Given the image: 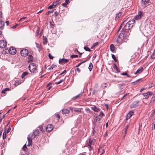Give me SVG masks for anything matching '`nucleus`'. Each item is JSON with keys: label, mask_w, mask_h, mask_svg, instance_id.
<instances>
[{"label": "nucleus", "mask_w": 155, "mask_h": 155, "mask_svg": "<svg viewBox=\"0 0 155 155\" xmlns=\"http://www.w3.org/2000/svg\"><path fill=\"white\" fill-rule=\"evenodd\" d=\"M130 34V33L129 31H124V28H123L117 39V42L119 45H120L123 42H125Z\"/></svg>", "instance_id": "nucleus-1"}, {"label": "nucleus", "mask_w": 155, "mask_h": 155, "mask_svg": "<svg viewBox=\"0 0 155 155\" xmlns=\"http://www.w3.org/2000/svg\"><path fill=\"white\" fill-rule=\"evenodd\" d=\"M39 134V131L38 129L34 130L32 133L29 134L27 137L28 142L27 146L30 147L31 146L32 143V139L35 138V137L38 136Z\"/></svg>", "instance_id": "nucleus-2"}, {"label": "nucleus", "mask_w": 155, "mask_h": 155, "mask_svg": "<svg viewBox=\"0 0 155 155\" xmlns=\"http://www.w3.org/2000/svg\"><path fill=\"white\" fill-rule=\"evenodd\" d=\"M135 23L134 19H132L129 21L124 26V29L126 30H130L134 25Z\"/></svg>", "instance_id": "nucleus-3"}, {"label": "nucleus", "mask_w": 155, "mask_h": 155, "mask_svg": "<svg viewBox=\"0 0 155 155\" xmlns=\"http://www.w3.org/2000/svg\"><path fill=\"white\" fill-rule=\"evenodd\" d=\"M36 67L37 66L35 64L31 63L29 65V70L31 72L35 74L38 72V70Z\"/></svg>", "instance_id": "nucleus-4"}, {"label": "nucleus", "mask_w": 155, "mask_h": 155, "mask_svg": "<svg viewBox=\"0 0 155 155\" xmlns=\"http://www.w3.org/2000/svg\"><path fill=\"white\" fill-rule=\"evenodd\" d=\"M20 53L22 56H26L28 54V51L27 49H23L20 51Z\"/></svg>", "instance_id": "nucleus-5"}, {"label": "nucleus", "mask_w": 155, "mask_h": 155, "mask_svg": "<svg viewBox=\"0 0 155 155\" xmlns=\"http://www.w3.org/2000/svg\"><path fill=\"white\" fill-rule=\"evenodd\" d=\"M95 142V140L94 139H90L89 140V143L88 144V146L89 148H90L89 150H91L92 147H91V145H94Z\"/></svg>", "instance_id": "nucleus-6"}, {"label": "nucleus", "mask_w": 155, "mask_h": 155, "mask_svg": "<svg viewBox=\"0 0 155 155\" xmlns=\"http://www.w3.org/2000/svg\"><path fill=\"white\" fill-rule=\"evenodd\" d=\"M140 102V101H134L130 105V107L131 108H135L139 106V104Z\"/></svg>", "instance_id": "nucleus-7"}, {"label": "nucleus", "mask_w": 155, "mask_h": 155, "mask_svg": "<svg viewBox=\"0 0 155 155\" xmlns=\"http://www.w3.org/2000/svg\"><path fill=\"white\" fill-rule=\"evenodd\" d=\"M53 125L52 124H49L47 126L46 128V130L47 132H50L53 130Z\"/></svg>", "instance_id": "nucleus-8"}, {"label": "nucleus", "mask_w": 155, "mask_h": 155, "mask_svg": "<svg viewBox=\"0 0 155 155\" xmlns=\"http://www.w3.org/2000/svg\"><path fill=\"white\" fill-rule=\"evenodd\" d=\"M7 45V42L4 40L0 41V48H4Z\"/></svg>", "instance_id": "nucleus-9"}, {"label": "nucleus", "mask_w": 155, "mask_h": 155, "mask_svg": "<svg viewBox=\"0 0 155 155\" xmlns=\"http://www.w3.org/2000/svg\"><path fill=\"white\" fill-rule=\"evenodd\" d=\"M69 61V60L68 59H65L64 58L62 59H59V62L60 64H64L66 63H67Z\"/></svg>", "instance_id": "nucleus-10"}, {"label": "nucleus", "mask_w": 155, "mask_h": 155, "mask_svg": "<svg viewBox=\"0 0 155 155\" xmlns=\"http://www.w3.org/2000/svg\"><path fill=\"white\" fill-rule=\"evenodd\" d=\"M142 94L145 97L146 99H147L149 98L150 95L152 94V92L148 91L146 93H143Z\"/></svg>", "instance_id": "nucleus-11"}, {"label": "nucleus", "mask_w": 155, "mask_h": 155, "mask_svg": "<svg viewBox=\"0 0 155 155\" xmlns=\"http://www.w3.org/2000/svg\"><path fill=\"white\" fill-rule=\"evenodd\" d=\"M10 51L9 53L10 54H15L16 52V49L13 48L12 47L9 48V51Z\"/></svg>", "instance_id": "nucleus-12"}, {"label": "nucleus", "mask_w": 155, "mask_h": 155, "mask_svg": "<svg viewBox=\"0 0 155 155\" xmlns=\"http://www.w3.org/2000/svg\"><path fill=\"white\" fill-rule=\"evenodd\" d=\"M134 112L133 110L130 111L127 115L126 120H128L132 115Z\"/></svg>", "instance_id": "nucleus-13"}, {"label": "nucleus", "mask_w": 155, "mask_h": 155, "mask_svg": "<svg viewBox=\"0 0 155 155\" xmlns=\"http://www.w3.org/2000/svg\"><path fill=\"white\" fill-rule=\"evenodd\" d=\"M91 108L95 112H98L101 110V109L98 108L95 105H92Z\"/></svg>", "instance_id": "nucleus-14"}, {"label": "nucleus", "mask_w": 155, "mask_h": 155, "mask_svg": "<svg viewBox=\"0 0 155 155\" xmlns=\"http://www.w3.org/2000/svg\"><path fill=\"white\" fill-rule=\"evenodd\" d=\"M36 47L38 49V51L40 52L42 49V46L41 44H39L36 42L35 43Z\"/></svg>", "instance_id": "nucleus-15"}, {"label": "nucleus", "mask_w": 155, "mask_h": 155, "mask_svg": "<svg viewBox=\"0 0 155 155\" xmlns=\"http://www.w3.org/2000/svg\"><path fill=\"white\" fill-rule=\"evenodd\" d=\"M143 67H140L137 71L136 72L134 73V74H139L140 73L142 72L143 71Z\"/></svg>", "instance_id": "nucleus-16"}, {"label": "nucleus", "mask_w": 155, "mask_h": 155, "mask_svg": "<svg viewBox=\"0 0 155 155\" xmlns=\"http://www.w3.org/2000/svg\"><path fill=\"white\" fill-rule=\"evenodd\" d=\"M142 16V13L141 12H139L138 15L135 17V19L136 20H137L140 18Z\"/></svg>", "instance_id": "nucleus-17"}, {"label": "nucleus", "mask_w": 155, "mask_h": 155, "mask_svg": "<svg viewBox=\"0 0 155 155\" xmlns=\"http://www.w3.org/2000/svg\"><path fill=\"white\" fill-rule=\"evenodd\" d=\"M28 60L27 61L28 62H30L33 61V57L31 55H29L27 58Z\"/></svg>", "instance_id": "nucleus-18"}, {"label": "nucleus", "mask_w": 155, "mask_h": 155, "mask_svg": "<svg viewBox=\"0 0 155 155\" xmlns=\"http://www.w3.org/2000/svg\"><path fill=\"white\" fill-rule=\"evenodd\" d=\"M69 110L67 109H64L62 110V113L63 114H66L69 113Z\"/></svg>", "instance_id": "nucleus-19"}, {"label": "nucleus", "mask_w": 155, "mask_h": 155, "mask_svg": "<svg viewBox=\"0 0 155 155\" xmlns=\"http://www.w3.org/2000/svg\"><path fill=\"white\" fill-rule=\"evenodd\" d=\"M110 49L112 52L114 53L115 52V47L113 44L110 45Z\"/></svg>", "instance_id": "nucleus-20"}, {"label": "nucleus", "mask_w": 155, "mask_h": 155, "mask_svg": "<svg viewBox=\"0 0 155 155\" xmlns=\"http://www.w3.org/2000/svg\"><path fill=\"white\" fill-rule=\"evenodd\" d=\"M60 0H57L56 1L53 2V5L55 7L57 4H60L61 3V2H60Z\"/></svg>", "instance_id": "nucleus-21"}, {"label": "nucleus", "mask_w": 155, "mask_h": 155, "mask_svg": "<svg viewBox=\"0 0 155 155\" xmlns=\"http://www.w3.org/2000/svg\"><path fill=\"white\" fill-rule=\"evenodd\" d=\"M5 25L4 22L2 21H0V29H2L4 28Z\"/></svg>", "instance_id": "nucleus-22"}, {"label": "nucleus", "mask_w": 155, "mask_h": 155, "mask_svg": "<svg viewBox=\"0 0 155 155\" xmlns=\"http://www.w3.org/2000/svg\"><path fill=\"white\" fill-rule=\"evenodd\" d=\"M68 150H65L62 151L61 153V155H68Z\"/></svg>", "instance_id": "nucleus-23"}, {"label": "nucleus", "mask_w": 155, "mask_h": 155, "mask_svg": "<svg viewBox=\"0 0 155 155\" xmlns=\"http://www.w3.org/2000/svg\"><path fill=\"white\" fill-rule=\"evenodd\" d=\"M122 12H120L118 14H117L116 16V20H118L122 15Z\"/></svg>", "instance_id": "nucleus-24"}, {"label": "nucleus", "mask_w": 155, "mask_h": 155, "mask_svg": "<svg viewBox=\"0 0 155 155\" xmlns=\"http://www.w3.org/2000/svg\"><path fill=\"white\" fill-rule=\"evenodd\" d=\"M70 2V0H66L65 2L62 4V5L64 7H66Z\"/></svg>", "instance_id": "nucleus-25"}, {"label": "nucleus", "mask_w": 155, "mask_h": 155, "mask_svg": "<svg viewBox=\"0 0 155 155\" xmlns=\"http://www.w3.org/2000/svg\"><path fill=\"white\" fill-rule=\"evenodd\" d=\"M55 26V25L54 24L53 21H50V28H54V27Z\"/></svg>", "instance_id": "nucleus-26"}, {"label": "nucleus", "mask_w": 155, "mask_h": 155, "mask_svg": "<svg viewBox=\"0 0 155 155\" xmlns=\"http://www.w3.org/2000/svg\"><path fill=\"white\" fill-rule=\"evenodd\" d=\"M94 127L93 128V134H94V132L95 131V129L96 128L98 130V127L99 126L98 125H97V124H94Z\"/></svg>", "instance_id": "nucleus-27"}, {"label": "nucleus", "mask_w": 155, "mask_h": 155, "mask_svg": "<svg viewBox=\"0 0 155 155\" xmlns=\"http://www.w3.org/2000/svg\"><path fill=\"white\" fill-rule=\"evenodd\" d=\"M43 43L44 45H46L48 42L47 38L46 37H43Z\"/></svg>", "instance_id": "nucleus-28"}, {"label": "nucleus", "mask_w": 155, "mask_h": 155, "mask_svg": "<svg viewBox=\"0 0 155 155\" xmlns=\"http://www.w3.org/2000/svg\"><path fill=\"white\" fill-rule=\"evenodd\" d=\"M142 3L143 5H146L149 2V0H141Z\"/></svg>", "instance_id": "nucleus-29"}, {"label": "nucleus", "mask_w": 155, "mask_h": 155, "mask_svg": "<svg viewBox=\"0 0 155 155\" xmlns=\"http://www.w3.org/2000/svg\"><path fill=\"white\" fill-rule=\"evenodd\" d=\"M28 73L26 71L24 72L21 75V78H23L25 76H26L28 74Z\"/></svg>", "instance_id": "nucleus-30"}, {"label": "nucleus", "mask_w": 155, "mask_h": 155, "mask_svg": "<svg viewBox=\"0 0 155 155\" xmlns=\"http://www.w3.org/2000/svg\"><path fill=\"white\" fill-rule=\"evenodd\" d=\"M9 89H10L8 88H5L2 91L1 93L2 94H5V91H9Z\"/></svg>", "instance_id": "nucleus-31"}, {"label": "nucleus", "mask_w": 155, "mask_h": 155, "mask_svg": "<svg viewBox=\"0 0 155 155\" xmlns=\"http://www.w3.org/2000/svg\"><path fill=\"white\" fill-rule=\"evenodd\" d=\"M7 133L6 132V130H5L3 134L2 138L3 139H5L6 137V134Z\"/></svg>", "instance_id": "nucleus-32"}, {"label": "nucleus", "mask_w": 155, "mask_h": 155, "mask_svg": "<svg viewBox=\"0 0 155 155\" xmlns=\"http://www.w3.org/2000/svg\"><path fill=\"white\" fill-rule=\"evenodd\" d=\"M99 90V89H97V88L96 87H95L93 91V94H96L97 93V92H98V91Z\"/></svg>", "instance_id": "nucleus-33"}, {"label": "nucleus", "mask_w": 155, "mask_h": 155, "mask_svg": "<svg viewBox=\"0 0 155 155\" xmlns=\"http://www.w3.org/2000/svg\"><path fill=\"white\" fill-rule=\"evenodd\" d=\"M93 68V64L91 62L90 63L89 66L88 67V68L89 70L90 71H91Z\"/></svg>", "instance_id": "nucleus-34"}, {"label": "nucleus", "mask_w": 155, "mask_h": 155, "mask_svg": "<svg viewBox=\"0 0 155 155\" xmlns=\"http://www.w3.org/2000/svg\"><path fill=\"white\" fill-rule=\"evenodd\" d=\"M142 78L136 80V81L132 82V84H133V85L135 84H137L139 81H142Z\"/></svg>", "instance_id": "nucleus-35"}, {"label": "nucleus", "mask_w": 155, "mask_h": 155, "mask_svg": "<svg viewBox=\"0 0 155 155\" xmlns=\"http://www.w3.org/2000/svg\"><path fill=\"white\" fill-rule=\"evenodd\" d=\"M101 117L99 115H98L96 116V120L97 122L99 121L100 120H101Z\"/></svg>", "instance_id": "nucleus-36"}, {"label": "nucleus", "mask_w": 155, "mask_h": 155, "mask_svg": "<svg viewBox=\"0 0 155 155\" xmlns=\"http://www.w3.org/2000/svg\"><path fill=\"white\" fill-rule=\"evenodd\" d=\"M56 66V65H55L54 64H53L51 65V66L50 68H48V70H52Z\"/></svg>", "instance_id": "nucleus-37"}, {"label": "nucleus", "mask_w": 155, "mask_h": 155, "mask_svg": "<svg viewBox=\"0 0 155 155\" xmlns=\"http://www.w3.org/2000/svg\"><path fill=\"white\" fill-rule=\"evenodd\" d=\"M84 49L86 51H91V50L89 48L87 47V46H85L84 47Z\"/></svg>", "instance_id": "nucleus-38"}, {"label": "nucleus", "mask_w": 155, "mask_h": 155, "mask_svg": "<svg viewBox=\"0 0 155 155\" xmlns=\"http://www.w3.org/2000/svg\"><path fill=\"white\" fill-rule=\"evenodd\" d=\"M150 57L152 59H154L155 58V49L154 50L152 54Z\"/></svg>", "instance_id": "nucleus-39"}, {"label": "nucleus", "mask_w": 155, "mask_h": 155, "mask_svg": "<svg viewBox=\"0 0 155 155\" xmlns=\"http://www.w3.org/2000/svg\"><path fill=\"white\" fill-rule=\"evenodd\" d=\"M22 150L25 151H26L27 150V148L26 146V144L24 145L23 147H22Z\"/></svg>", "instance_id": "nucleus-40"}, {"label": "nucleus", "mask_w": 155, "mask_h": 155, "mask_svg": "<svg viewBox=\"0 0 155 155\" xmlns=\"http://www.w3.org/2000/svg\"><path fill=\"white\" fill-rule=\"evenodd\" d=\"M39 127L40 130L42 132H44L45 131L43 128V126L42 125H41L39 126Z\"/></svg>", "instance_id": "nucleus-41"}, {"label": "nucleus", "mask_w": 155, "mask_h": 155, "mask_svg": "<svg viewBox=\"0 0 155 155\" xmlns=\"http://www.w3.org/2000/svg\"><path fill=\"white\" fill-rule=\"evenodd\" d=\"M112 57L115 62H117V59L116 57H115V56L114 54H112Z\"/></svg>", "instance_id": "nucleus-42"}, {"label": "nucleus", "mask_w": 155, "mask_h": 155, "mask_svg": "<svg viewBox=\"0 0 155 155\" xmlns=\"http://www.w3.org/2000/svg\"><path fill=\"white\" fill-rule=\"evenodd\" d=\"M121 74V75H126V76H127L128 77H130V78L131 77L129 75L127 74V73L126 72H124V73H122Z\"/></svg>", "instance_id": "nucleus-43"}, {"label": "nucleus", "mask_w": 155, "mask_h": 155, "mask_svg": "<svg viewBox=\"0 0 155 155\" xmlns=\"http://www.w3.org/2000/svg\"><path fill=\"white\" fill-rule=\"evenodd\" d=\"M72 110L73 111H74V112H80V113L81 112V110H77V109H73V108H72Z\"/></svg>", "instance_id": "nucleus-44"}, {"label": "nucleus", "mask_w": 155, "mask_h": 155, "mask_svg": "<svg viewBox=\"0 0 155 155\" xmlns=\"http://www.w3.org/2000/svg\"><path fill=\"white\" fill-rule=\"evenodd\" d=\"M123 23H122L121 24L120 26V27H119L118 29V31H117V33H119V32H120V33L121 32V31H120L121 29L122 28V26L123 25Z\"/></svg>", "instance_id": "nucleus-45"}, {"label": "nucleus", "mask_w": 155, "mask_h": 155, "mask_svg": "<svg viewBox=\"0 0 155 155\" xmlns=\"http://www.w3.org/2000/svg\"><path fill=\"white\" fill-rule=\"evenodd\" d=\"M123 23H122L121 24L120 26V27H119L118 29V31H117V33H119V32H120V33L121 32V31H120L121 29L122 28V26L123 25Z\"/></svg>", "instance_id": "nucleus-46"}, {"label": "nucleus", "mask_w": 155, "mask_h": 155, "mask_svg": "<svg viewBox=\"0 0 155 155\" xmlns=\"http://www.w3.org/2000/svg\"><path fill=\"white\" fill-rule=\"evenodd\" d=\"M85 110L86 111H87V112H89V113L90 114H91V113H92V111H91L89 108H86L85 109Z\"/></svg>", "instance_id": "nucleus-47"}, {"label": "nucleus", "mask_w": 155, "mask_h": 155, "mask_svg": "<svg viewBox=\"0 0 155 155\" xmlns=\"http://www.w3.org/2000/svg\"><path fill=\"white\" fill-rule=\"evenodd\" d=\"M87 61V60H86L85 61H83L80 63L78 64L76 66V67H78L80 65H81L82 63H84L86 61Z\"/></svg>", "instance_id": "nucleus-48"}, {"label": "nucleus", "mask_w": 155, "mask_h": 155, "mask_svg": "<svg viewBox=\"0 0 155 155\" xmlns=\"http://www.w3.org/2000/svg\"><path fill=\"white\" fill-rule=\"evenodd\" d=\"M99 116L102 117V116H104V114L102 111H101Z\"/></svg>", "instance_id": "nucleus-49"}, {"label": "nucleus", "mask_w": 155, "mask_h": 155, "mask_svg": "<svg viewBox=\"0 0 155 155\" xmlns=\"http://www.w3.org/2000/svg\"><path fill=\"white\" fill-rule=\"evenodd\" d=\"M9 51H5H5H3L2 52V53L3 54H8L9 53Z\"/></svg>", "instance_id": "nucleus-50"}, {"label": "nucleus", "mask_w": 155, "mask_h": 155, "mask_svg": "<svg viewBox=\"0 0 155 155\" xmlns=\"http://www.w3.org/2000/svg\"><path fill=\"white\" fill-rule=\"evenodd\" d=\"M64 81V80H61L60 81H58V82H55V84H59L62 83Z\"/></svg>", "instance_id": "nucleus-51"}, {"label": "nucleus", "mask_w": 155, "mask_h": 155, "mask_svg": "<svg viewBox=\"0 0 155 155\" xmlns=\"http://www.w3.org/2000/svg\"><path fill=\"white\" fill-rule=\"evenodd\" d=\"M55 7L54 6V5H53V4L52 3L51 5H50L48 7V8L51 9L53 8H54Z\"/></svg>", "instance_id": "nucleus-52"}, {"label": "nucleus", "mask_w": 155, "mask_h": 155, "mask_svg": "<svg viewBox=\"0 0 155 155\" xmlns=\"http://www.w3.org/2000/svg\"><path fill=\"white\" fill-rule=\"evenodd\" d=\"M78 57V56L77 55H72L71 56V57L72 58H77Z\"/></svg>", "instance_id": "nucleus-53"}, {"label": "nucleus", "mask_w": 155, "mask_h": 155, "mask_svg": "<svg viewBox=\"0 0 155 155\" xmlns=\"http://www.w3.org/2000/svg\"><path fill=\"white\" fill-rule=\"evenodd\" d=\"M48 57L49 58L51 59H53L54 58V57L52 56L51 55L50 53H49L48 54Z\"/></svg>", "instance_id": "nucleus-54"}, {"label": "nucleus", "mask_w": 155, "mask_h": 155, "mask_svg": "<svg viewBox=\"0 0 155 155\" xmlns=\"http://www.w3.org/2000/svg\"><path fill=\"white\" fill-rule=\"evenodd\" d=\"M128 95V94L126 93V94L124 96L122 97V98L120 100V101H121L122 100L124 99L125 98V97Z\"/></svg>", "instance_id": "nucleus-55"}, {"label": "nucleus", "mask_w": 155, "mask_h": 155, "mask_svg": "<svg viewBox=\"0 0 155 155\" xmlns=\"http://www.w3.org/2000/svg\"><path fill=\"white\" fill-rule=\"evenodd\" d=\"M113 68L114 69L117 70V71L118 70V68L115 64H114V65Z\"/></svg>", "instance_id": "nucleus-56"}, {"label": "nucleus", "mask_w": 155, "mask_h": 155, "mask_svg": "<svg viewBox=\"0 0 155 155\" xmlns=\"http://www.w3.org/2000/svg\"><path fill=\"white\" fill-rule=\"evenodd\" d=\"M21 84V81H18L15 82V85H18Z\"/></svg>", "instance_id": "nucleus-57"}, {"label": "nucleus", "mask_w": 155, "mask_h": 155, "mask_svg": "<svg viewBox=\"0 0 155 155\" xmlns=\"http://www.w3.org/2000/svg\"><path fill=\"white\" fill-rule=\"evenodd\" d=\"M98 45V43L96 42L93 44V47H95Z\"/></svg>", "instance_id": "nucleus-58"}, {"label": "nucleus", "mask_w": 155, "mask_h": 155, "mask_svg": "<svg viewBox=\"0 0 155 155\" xmlns=\"http://www.w3.org/2000/svg\"><path fill=\"white\" fill-rule=\"evenodd\" d=\"M81 95L80 94H78V95H77V96H75V97H74L73 99H77V98H78L80 96V95Z\"/></svg>", "instance_id": "nucleus-59"}, {"label": "nucleus", "mask_w": 155, "mask_h": 155, "mask_svg": "<svg viewBox=\"0 0 155 155\" xmlns=\"http://www.w3.org/2000/svg\"><path fill=\"white\" fill-rule=\"evenodd\" d=\"M59 14V12L56 11L54 12V15H55V16L57 17Z\"/></svg>", "instance_id": "nucleus-60"}, {"label": "nucleus", "mask_w": 155, "mask_h": 155, "mask_svg": "<svg viewBox=\"0 0 155 155\" xmlns=\"http://www.w3.org/2000/svg\"><path fill=\"white\" fill-rule=\"evenodd\" d=\"M11 127H9L8 129L7 130V131H6V132L7 133H8L11 130Z\"/></svg>", "instance_id": "nucleus-61"}, {"label": "nucleus", "mask_w": 155, "mask_h": 155, "mask_svg": "<svg viewBox=\"0 0 155 155\" xmlns=\"http://www.w3.org/2000/svg\"><path fill=\"white\" fill-rule=\"evenodd\" d=\"M66 72V70H64V71L62 72L61 73V74H59V75H62L63 74L65 73Z\"/></svg>", "instance_id": "nucleus-62"}, {"label": "nucleus", "mask_w": 155, "mask_h": 155, "mask_svg": "<svg viewBox=\"0 0 155 155\" xmlns=\"http://www.w3.org/2000/svg\"><path fill=\"white\" fill-rule=\"evenodd\" d=\"M27 18V17H23L22 18H21L20 20H19V21H22V20L24 19H25V18Z\"/></svg>", "instance_id": "nucleus-63"}, {"label": "nucleus", "mask_w": 155, "mask_h": 155, "mask_svg": "<svg viewBox=\"0 0 155 155\" xmlns=\"http://www.w3.org/2000/svg\"><path fill=\"white\" fill-rule=\"evenodd\" d=\"M129 126V124H128L126 127L125 128V130H126V131H127V130Z\"/></svg>", "instance_id": "nucleus-64"}]
</instances>
